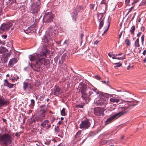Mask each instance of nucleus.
I'll use <instances>...</instances> for the list:
<instances>
[{
    "label": "nucleus",
    "instance_id": "nucleus-37",
    "mask_svg": "<svg viewBox=\"0 0 146 146\" xmlns=\"http://www.w3.org/2000/svg\"><path fill=\"white\" fill-rule=\"evenodd\" d=\"M115 64H117V66H114V68H115L117 67H119L121 65V64H117V63H115Z\"/></svg>",
    "mask_w": 146,
    "mask_h": 146
},
{
    "label": "nucleus",
    "instance_id": "nucleus-56",
    "mask_svg": "<svg viewBox=\"0 0 146 146\" xmlns=\"http://www.w3.org/2000/svg\"><path fill=\"white\" fill-rule=\"evenodd\" d=\"M130 66H128L127 68V69L128 70H129L130 68Z\"/></svg>",
    "mask_w": 146,
    "mask_h": 146
},
{
    "label": "nucleus",
    "instance_id": "nucleus-28",
    "mask_svg": "<svg viewBox=\"0 0 146 146\" xmlns=\"http://www.w3.org/2000/svg\"><path fill=\"white\" fill-rule=\"evenodd\" d=\"M125 43L127 46H129L131 44V42L130 40L128 39H126L125 41Z\"/></svg>",
    "mask_w": 146,
    "mask_h": 146
},
{
    "label": "nucleus",
    "instance_id": "nucleus-42",
    "mask_svg": "<svg viewBox=\"0 0 146 146\" xmlns=\"http://www.w3.org/2000/svg\"><path fill=\"white\" fill-rule=\"evenodd\" d=\"M115 56H116V55L113 54L112 56V58L113 59H116L117 58Z\"/></svg>",
    "mask_w": 146,
    "mask_h": 146
},
{
    "label": "nucleus",
    "instance_id": "nucleus-29",
    "mask_svg": "<svg viewBox=\"0 0 146 146\" xmlns=\"http://www.w3.org/2000/svg\"><path fill=\"white\" fill-rule=\"evenodd\" d=\"M81 131H82L81 130H80L78 131L75 135V137L76 138H77L80 137L81 134Z\"/></svg>",
    "mask_w": 146,
    "mask_h": 146
},
{
    "label": "nucleus",
    "instance_id": "nucleus-31",
    "mask_svg": "<svg viewBox=\"0 0 146 146\" xmlns=\"http://www.w3.org/2000/svg\"><path fill=\"white\" fill-rule=\"evenodd\" d=\"M55 120V118L54 117H51L50 119V124L52 123Z\"/></svg>",
    "mask_w": 146,
    "mask_h": 146
},
{
    "label": "nucleus",
    "instance_id": "nucleus-58",
    "mask_svg": "<svg viewBox=\"0 0 146 146\" xmlns=\"http://www.w3.org/2000/svg\"><path fill=\"white\" fill-rule=\"evenodd\" d=\"M119 4L120 5V6H121L122 5V4L120 2L119 3L118 5H119Z\"/></svg>",
    "mask_w": 146,
    "mask_h": 146
},
{
    "label": "nucleus",
    "instance_id": "nucleus-49",
    "mask_svg": "<svg viewBox=\"0 0 146 146\" xmlns=\"http://www.w3.org/2000/svg\"><path fill=\"white\" fill-rule=\"evenodd\" d=\"M113 54L111 53H108V55L110 57H112Z\"/></svg>",
    "mask_w": 146,
    "mask_h": 146
},
{
    "label": "nucleus",
    "instance_id": "nucleus-43",
    "mask_svg": "<svg viewBox=\"0 0 146 146\" xmlns=\"http://www.w3.org/2000/svg\"><path fill=\"white\" fill-rule=\"evenodd\" d=\"M141 34V32L139 33L137 35V36L139 38Z\"/></svg>",
    "mask_w": 146,
    "mask_h": 146
},
{
    "label": "nucleus",
    "instance_id": "nucleus-63",
    "mask_svg": "<svg viewBox=\"0 0 146 146\" xmlns=\"http://www.w3.org/2000/svg\"><path fill=\"white\" fill-rule=\"evenodd\" d=\"M36 121H35V118H34V119H33V122H35Z\"/></svg>",
    "mask_w": 146,
    "mask_h": 146
},
{
    "label": "nucleus",
    "instance_id": "nucleus-25",
    "mask_svg": "<svg viewBox=\"0 0 146 146\" xmlns=\"http://www.w3.org/2000/svg\"><path fill=\"white\" fill-rule=\"evenodd\" d=\"M34 25H32L31 26L28 27L26 30L28 32H30L31 31H33L34 29Z\"/></svg>",
    "mask_w": 146,
    "mask_h": 146
},
{
    "label": "nucleus",
    "instance_id": "nucleus-6",
    "mask_svg": "<svg viewBox=\"0 0 146 146\" xmlns=\"http://www.w3.org/2000/svg\"><path fill=\"white\" fill-rule=\"evenodd\" d=\"M1 53H3L1 55V65L7 62L8 58L10 56L11 54L9 53H7L6 52L7 50L4 47H1Z\"/></svg>",
    "mask_w": 146,
    "mask_h": 146
},
{
    "label": "nucleus",
    "instance_id": "nucleus-10",
    "mask_svg": "<svg viewBox=\"0 0 146 146\" xmlns=\"http://www.w3.org/2000/svg\"><path fill=\"white\" fill-rule=\"evenodd\" d=\"M104 111L103 108L100 107L95 108L94 110V114L97 116H104Z\"/></svg>",
    "mask_w": 146,
    "mask_h": 146
},
{
    "label": "nucleus",
    "instance_id": "nucleus-30",
    "mask_svg": "<svg viewBox=\"0 0 146 146\" xmlns=\"http://www.w3.org/2000/svg\"><path fill=\"white\" fill-rule=\"evenodd\" d=\"M61 114L62 116H65L66 115L65 109L63 108L61 111Z\"/></svg>",
    "mask_w": 146,
    "mask_h": 146
},
{
    "label": "nucleus",
    "instance_id": "nucleus-46",
    "mask_svg": "<svg viewBox=\"0 0 146 146\" xmlns=\"http://www.w3.org/2000/svg\"><path fill=\"white\" fill-rule=\"evenodd\" d=\"M122 34V32H121L119 35V38H120Z\"/></svg>",
    "mask_w": 146,
    "mask_h": 146
},
{
    "label": "nucleus",
    "instance_id": "nucleus-9",
    "mask_svg": "<svg viewBox=\"0 0 146 146\" xmlns=\"http://www.w3.org/2000/svg\"><path fill=\"white\" fill-rule=\"evenodd\" d=\"M45 112L44 110L41 111L35 117V120L37 122H41L45 118Z\"/></svg>",
    "mask_w": 146,
    "mask_h": 146
},
{
    "label": "nucleus",
    "instance_id": "nucleus-44",
    "mask_svg": "<svg viewBox=\"0 0 146 146\" xmlns=\"http://www.w3.org/2000/svg\"><path fill=\"white\" fill-rule=\"evenodd\" d=\"M139 0H134V2L132 3V4H133L134 3H136L139 1Z\"/></svg>",
    "mask_w": 146,
    "mask_h": 146
},
{
    "label": "nucleus",
    "instance_id": "nucleus-60",
    "mask_svg": "<svg viewBox=\"0 0 146 146\" xmlns=\"http://www.w3.org/2000/svg\"><path fill=\"white\" fill-rule=\"evenodd\" d=\"M124 138V136H123L121 137V139H123Z\"/></svg>",
    "mask_w": 146,
    "mask_h": 146
},
{
    "label": "nucleus",
    "instance_id": "nucleus-23",
    "mask_svg": "<svg viewBox=\"0 0 146 146\" xmlns=\"http://www.w3.org/2000/svg\"><path fill=\"white\" fill-rule=\"evenodd\" d=\"M99 21L100 22L99 26L98 29H101L102 27L104 25V18L101 20V19Z\"/></svg>",
    "mask_w": 146,
    "mask_h": 146
},
{
    "label": "nucleus",
    "instance_id": "nucleus-18",
    "mask_svg": "<svg viewBox=\"0 0 146 146\" xmlns=\"http://www.w3.org/2000/svg\"><path fill=\"white\" fill-rule=\"evenodd\" d=\"M61 88L59 86L57 85H56L54 87V92L53 94L56 96H58L60 94Z\"/></svg>",
    "mask_w": 146,
    "mask_h": 146
},
{
    "label": "nucleus",
    "instance_id": "nucleus-11",
    "mask_svg": "<svg viewBox=\"0 0 146 146\" xmlns=\"http://www.w3.org/2000/svg\"><path fill=\"white\" fill-rule=\"evenodd\" d=\"M106 94L107 95H108V96H107V97L106 96H104V97L106 98L112 97L110 99V100L111 102L117 103L119 102V97L118 96L117 97H115V96H113V94H110L106 93Z\"/></svg>",
    "mask_w": 146,
    "mask_h": 146
},
{
    "label": "nucleus",
    "instance_id": "nucleus-3",
    "mask_svg": "<svg viewBox=\"0 0 146 146\" xmlns=\"http://www.w3.org/2000/svg\"><path fill=\"white\" fill-rule=\"evenodd\" d=\"M119 112L108 119L105 121V124H107L111 122L117 116L119 117L127 113L128 110L126 108L123 107H119L118 108Z\"/></svg>",
    "mask_w": 146,
    "mask_h": 146
},
{
    "label": "nucleus",
    "instance_id": "nucleus-62",
    "mask_svg": "<svg viewBox=\"0 0 146 146\" xmlns=\"http://www.w3.org/2000/svg\"><path fill=\"white\" fill-rule=\"evenodd\" d=\"M34 146H40V145H38L37 144H36L35 145H34Z\"/></svg>",
    "mask_w": 146,
    "mask_h": 146
},
{
    "label": "nucleus",
    "instance_id": "nucleus-1",
    "mask_svg": "<svg viewBox=\"0 0 146 146\" xmlns=\"http://www.w3.org/2000/svg\"><path fill=\"white\" fill-rule=\"evenodd\" d=\"M80 92L82 94L81 97L86 103L90 102L91 98H96L104 97V96L107 97L108 96L105 93L99 91L96 88H90L87 87L86 85H83L81 87Z\"/></svg>",
    "mask_w": 146,
    "mask_h": 146
},
{
    "label": "nucleus",
    "instance_id": "nucleus-53",
    "mask_svg": "<svg viewBox=\"0 0 146 146\" xmlns=\"http://www.w3.org/2000/svg\"><path fill=\"white\" fill-rule=\"evenodd\" d=\"M5 85H6L7 84V82H8L7 81V79L5 80Z\"/></svg>",
    "mask_w": 146,
    "mask_h": 146
},
{
    "label": "nucleus",
    "instance_id": "nucleus-39",
    "mask_svg": "<svg viewBox=\"0 0 146 146\" xmlns=\"http://www.w3.org/2000/svg\"><path fill=\"white\" fill-rule=\"evenodd\" d=\"M68 40H66L64 42V44H66L67 45H68L69 44V43L68 42Z\"/></svg>",
    "mask_w": 146,
    "mask_h": 146
},
{
    "label": "nucleus",
    "instance_id": "nucleus-21",
    "mask_svg": "<svg viewBox=\"0 0 146 146\" xmlns=\"http://www.w3.org/2000/svg\"><path fill=\"white\" fill-rule=\"evenodd\" d=\"M110 25V23L108 20L106 22L105 24L104 25V31L103 33L102 34V35H104V34L106 32L108 29Z\"/></svg>",
    "mask_w": 146,
    "mask_h": 146
},
{
    "label": "nucleus",
    "instance_id": "nucleus-64",
    "mask_svg": "<svg viewBox=\"0 0 146 146\" xmlns=\"http://www.w3.org/2000/svg\"><path fill=\"white\" fill-rule=\"evenodd\" d=\"M64 119V118H63V117H61V120H63V119Z\"/></svg>",
    "mask_w": 146,
    "mask_h": 146
},
{
    "label": "nucleus",
    "instance_id": "nucleus-8",
    "mask_svg": "<svg viewBox=\"0 0 146 146\" xmlns=\"http://www.w3.org/2000/svg\"><path fill=\"white\" fill-rule=\"evenodd\" d=\"M54 15L51 12L46 13L44 16V20L46 23H50L52 21L54 18Z\"/></svg>",
    "mask_w": 146,
    "mask_h": 146
},
{
    "label": "nucleus",
    "instance_id": "nucleus-17",
    "mask_svg": "<svg viewBox=\"0 0 146 146\" xmlns=\"http://www.w3.org/2000/svg\"><path fill=\"white\" fill-rule=\"evenodd\" d=\"M109 0H102L100 5L102 8L106 9L108 7V3Z\"/></svg>",
    "mask_w": 146,
    "mask_h": 146
},
{
    "label": "nucleus",
    "instance_id": "nucleus-41",
    "mask_svg": "<svg viewBox=\"0 0 146 146\" xmlns=\"http://www.w3.org/2000/svg\"><path fill=\"white\" fill-rule=\"evenodd\" d=\"M134 6H133L132 7H131L130 9H129V11L128 12V14L131 11V10H132V9L134 7Z\"/></svg>",
    "mask_w": 146,
    "mask_h": 146
},
{
    "label": "nucleus",
    "instance_id": "nucleus-15",
    "mask_svg": "<svg viewBox=\"0 0 146 146\" xmlns=\"http://www.w3.org/2000/svg\"><path fill=\"white\" fill-rule=\"evenodd\" d=\"M33 87L32 84L29 82H25L23 83V89L25 91L27 89L30 90L32 89Z\"/></svg>",
    "mask_w": 146,
    "mask_h": 146
},
{
    "label": "nucleus",
    "instance_id": "nucleus-61",
    "mask_svg": "<svg viewBox=\"0 0 146 146\" xmlns=\"http://www.w3.org/2000/svg\"><path fill=\"white\" fill-rule=\"evenodd\" d=\"M134 16L132 17V19H131V21H132V20H133V19H134Z\"/></svg>",
    "mask_w": 146,
    "mask_h": 146
},
{
    "label": "nucleus",
    "instance_id": "nucleus-35",
    "mask_svg": "<svg viewBox=\"0 0 146 146\" xmlns=\"http://www.w3.org/2000/svg\"><path fill=\"white\" fill-rule=\"evenodd\" d=\"M125 2L126 6H130V5L129 4L130 2V0H125Z\"/></svg>",
    "mask_w": 146,
    "mask_h": 146
},
{
    "label": "nucleus",
    "instance_id": "nucleus-33",
    "mask_svg": "<svg viewBox=\"0 0 146 146\" xmlns=\"http://www.w3.org/2000/svg\"><path fill=\"white\" fill-rule=\"evenodd\" d=\"M31 103L30 106L31 107H33L35 105V101L33 99L31 100Z\"/></svg>",
    "mask_w": 146,
    "mask_h": 146
},
{
    "label": "nucleus",
    "instance_id": "nucleus-57",
    "mask_svg": "<svg viewBox=\"0 0 146 146\" xmlns=\"http://www.w3.org/2000/svg\"><path fill=\"white\" fill-rule=\"evenodd\" d=\"M143 61L144 62H146V58Z\"/></svg>",
    "mask_w": 146,
    "mask_h": 146
},
{
    "label": "nucleus",
    "instance_id": "nucleus-40",
    "mask_svg": "<svg viewBox=\"0 0 146 146\" xmlns=\"http://www.w3.org/2000/svg\"><path fill=\"white\" fill-rule=\"evenodd\" d=\"M94 4H92L90 5V8L92 9H94Z\"/></svg>",
    "mask_w": 146,
    "mask_h": 146
},
{
    "label": "nucleus",
    "instance_id": "nucleus-22",
    "mask_svg": "<svg viewBox=\"0 0 146 146\" xmlns=\"http://www.w3.org/2000/svg\"><path fill=\"white\" fill-rule=\"evenodd\" d=\"M17 58H14L11 59L9 61V66H11L15 64L17 62Z\"/></svg>",
    "mask_w": 146,
    "mask_h": 146
},
{
    "label": "nucleus",
    "instance_id": "nucleus-7",
    "mask_svg": "<svg viewBox=\"0 0 146 146\" xmlns=\"http://www.w3.org/2000/svg\"><path fill=\"white\" fill-rule=\"evenodd\" d=\"M90 119H87L82 121L80 125V128L82 129H88L90 127Z\"/></svg>",
    "mask_w": 146,
    "mask_h": 146
},
{
    "label": "nucleus",
    "instance_id": "nucleus-45",
    "mask_svg": "<svg viewBox=\"0 0 146 146\" xmlns=\"http://www.w3.org/2000/svg\"><path fill=\"white\" fill-rule=\"evenodd\" d=\"M2 37L3 38L5 39L7 37V36L6 35H3L2 36Z\"/></svg>",
    "mask_w": 146,
    "mask_h": 146
},
{
    "label": "nucleus",
    "instance_id": "nucleus-48",
    "mask_svg": "<svg viewBox=\"0 0 146 146\" xmlns=\"http://www.w3.org/2000/svg\"><path fill=\"white\" fill-rule=\"evenodd\" d=\"M142 3L143 4H145L146 3V0H143Z\"/></svg>",
    "mask_w": 146,
    "mask_h": 146
},
{
    "label": "nucleus",
    "instance_id": "nucleus-32",
    "mask_svg": "<svg viewBox=\"0 0 146 146\" xmlns=\"http://www.w3.org/2000/svg\"><path fill=\"white\" fill-rule=\"evenodd\" d=\"M84 104H78L76 105V107L77 108H83L84 106Z\"/></svg>",
    "mask_w": 146,
    "mask_h": 146
},
{
    "label": "nucleus",
    "instance_id": "nucleus-13",
    "mask_svg": "<svg viewBox=\"0 0 146 146\" xmlns=\"http://www.w3.org/2000/svg\"><path fill=\"white\" fill-rule=\"evenodd\" d=\"M40 126L43 128H46V129H49L51 127L50 121L48 120H45L41 123Z\"/></svg>",
    "mask_w": 146,
    "mask_h": 146
},
{
    "label": "nucleus",
    "instance_id": "nucleus-4",
    "mask_svg": "<svg viewBox=\"0 0 146 146\" xmlns=\"http://www.w3.org/2000/svg\"><path fill=\"white\" fill-rule=\"evenodd\" d=\"M40 0H38L37 1L33 2L30 6V11L31 13L36 16L38 14V12L40 11V8L41 6Z\"/></svg>",
    "mask_w": 146,
    "mask_h": 146
},
{
    "label": "nucleus",
    "instance_id": "nucleus-55",
    "mask_svg": "<svg viewBox=\"0 0 146 146\" xmlns=\"http://www.w3.org/2000/svg\"><path fill=\"white\" fill-rule=\"evenodd\" d=\"M62 123V122L61 121H59L58 122V123L59 125H60V124Z\"/></svg>",
    "mask_w": 146,
    "mask_h": 146
},
{
    "label": "nucleus",
    "instance_id": "nucleus-14",
    "mask_svg": "<svg viewBox=\"0 0 146 146\" xmlns=\"http://www.w3.org/2000/svg\"><path fill=\"white\" fill-rule=\"evenodd\" d=\"M96 104L98 106H105L107 104V102L106 100L100 98L96 101Z\"/></svg>",
    "mask_w": 146,
    "mask_h": 146
},
{
    "label": "nucleus",
    "instance_id": "nucleus-38",
    "mask_svg": "<svg viewBox=\"0 0 146 146\" xmlns=\"http://www.w3.org/2000/svg\"><path fill=\"white\" fill-rule=\"evenodd\" d=\"M44 95H42L41 96H40V100H43L44 98Z\"/></svg>",
    "mask_w": 146,
    "mask_h": 146
},
{
    "label": "nucleus",
    "instance_id": "nucleus-59",
    "mask_svg": "<svg viewBox=\"0 0 146 146\" xmlns=\"http://www.w3.org/2000/svg\"><path fill=\"white\" fill-rule=\"evenodd\" d=\"M18 133H16L15 134V135L16 136H18Z\"/></svg>",
    "mask_w": 146,
    "mask_h": 146
},
{
    "label": "nucleus",
    "instance_id": "nucleus-12",
    "mask_svg": "<svg viewBox=\"0 0 146 146\" xmlns=\"http://www.w3.org/2000/svg\"><path fill=\"white\" fill-rule=\"evenodd\" d=\"M13 25L11 23H3L1 26V30L3 31H7L8 30L10 27L12 26Z\"/></svg>",
    "mask_w": 146,
    "mask_h": 146
},
{
    "label": "nucleus",
    "instance_id": "nucleus-20",
    "mask_svg": "<svg viewBox=\"0 0 146 146\" xmlns=\"http://www.w3.org/2000/svg\"><path fill=\"white\" fill-rule=\"evenodd\" d=\"M0 101L1 107L4 105H6L9 103L8 101L2 98H1Z\"/></svg>",
    "mask_w": 146,
    "mask_h": 146
},
{
    "label": "nucleus",
    "instance_id": "nucleus-5",
    "mask_svg": "<svg viewBox=\"0 0 146 146\" xmlns=\"http://www.w3.org/2000/svg\"><path fill=\"white\" fill-rule=\"evenodd\" d=\"M12 137L7 133H5L1 135V141L5 146H7L12 143Z\"/></svg>",
    "mask_w": 146,
    "mask_h": 146
},
{
    "label": "nucleus",
    "instance_id": "nucleus-52",
    "mask_svg": "<svg viewBox=\"0 0 146 146\" xmlns=\"http://www.w3.org/2000/svg\"><path fill=\"white\" fill-rule=\"evenodd\" d=\"M98 42H99L98 41L96 40L94 42V43L95 44H97L98 43Z\"/></svg>",
    "mask_w": 146,
    "mask_h": 146
},
{
    "label": "nucleus",
    "instance_id": "nucleus-27",
    "mask_svg": "<svg viewBox=\"0 0 146 146\" xmlns=\"http://www.w3.org/2000/svg\"><path fill=\"white\" fill-rule=\"evenodd\" d=\"M5 86L8 87L9 88H11L13 87V85L12 84L9 83V82H7V84L6 85H5Z\"/></svg>",
    "mask_w": 146,
    "mask_h": 146
},
{
    "label": "nucleus",
    "instance_id": "nucleus-47",
    "mask_svg": "<svg viewBox=\"0 0 146 146\" xmlns=\"http://www.w3.org/2000/svg\"><path fill=\"white\" fill-rule=\"evenodd\" d=\"M146 54V50H144L143 52V54L145 56V55Z\"/></svg>",
    "mask_w": 146,
    "mask_h": 146
},
{
    "label": "nucleus",
    "instance_id": "nucleus-50",
    "mask_svg": "<svg viewBox=\"0 0 146 146\" xmlns=\"http://www.w3.org/2000/svg\"><path fill=\"white\" fill-rule=\"evenodd\" d=\"M2 119L3 120V121L4 122H5L6 124H7L6 120L5 119L2 118Z\"/></svg>",
    "mask_w": 146,
    "mask_h": 146
},
{
    "label": "nucleus",
    "instance_id": "nucleus-16",
    "mask_svg": "<svg viewBox=\"0 0 146 146\" xmlns=\"http://www.w3.org/2000/svg\"><path fill=\"white\" fill-rule=\"evenodd\" d=\"M31 61H35L36 64H35L33 67V69L35 71L38 72L40 70V63L38 62V61L37 60V58L36 60Z\"/></svg>",
    "mask_w": 146,
    "mask_h": 146
},
{
    "label": "nucleus",
    "instance_id": "nucleus-54",
    "mask_svg": "<svg viewBox=\"0 0 146 146\" xmlns=\"http://www.w3.org/2000/svg\"><path fill=\"white\" fill-rule=\"evenodd\" d=\"M122 54V53H120L119 54H116V56H117V55H121Z\"/></svg>",
    "mask_w": 146,
    "mask_h": 146
},
{
    "label": "nucleus",
    "instance_id": "nucleus-26",
    "mask_svg": "<svg viewBox=\"0 0 146 146\" xmlns=\"http://www.w3.org/2000/svg\"><path fill=\"white\" fill-rule=\"evenodd\" d=\"M135 29V26H132L131 28L130 31L132 34L134 35V31Z\"/></svg>",
    "mask_w": 146,
    "mask_h": 146
},
{
    "label": "nucleus",
    "instance_id": "nucleus-36",
    "mask_svg": "<svg viewBox=\"0 0 146 146\" xmlns=\"http://www.w3.org/2000/svg\"><path fill=\"white\" fill-rule=\"evenodd\" d=\"M125 55H124L123 57H118V58H116V59H117L119 60H122L123 59L125 58L124 57Z\"/></svg>",
    "mask_w": 146,
    "mask_h": 146
},
{
    "label": "nucleus",
    "instance_id": "nucleus-2",
    "mask_svg": "<svg viewBox=\"0 0 146 146\" xmlns=\"http://www.w3.org/2000/svg\"><path fill=\"white\" fill-rule=\"evenodd\" d=\"M40 54H36V55H29V58L31 61L36 60L37 58L40 64H43L44 65H47L50 63V61L48 59L45 58L46 54L44 52H42Z\"/></svg>",
    "mask_w": 146,
    "mask_h": 146
},
{
    "label": "nucleus",
    "instance_id": "nucleus-34",
    "mask_svg": "<svg viewBox=\"0 0 146 146\" xmlns=\"http://www.w3.org/2000/svg\"><path fill=\"white\" fill-rule=\"evenodd\" d=\"M144 35H143L141 37V41L142 43V44L143 45V41L144 39Z\"/></svg>",
    "mask_w": 146,
    "mask_h": 146
},
{
    "label": "nucleus",
    "instance_id": "nucleus-51",
    "mask_svg": "<svg viewBox=\"0 0 146 146\" xmlns=\"http://www.w3.org/2000/svg\"><path fill=\"white\" fill-rule=\"evenodd\" d=\"M61 41H59L56 42V43L58 44H60L61 43Z\"/></svg>",
    "mask_w": 146,
    "mask_h": 146
},
{
    "label": "nucleus",
    "instance_id": "nucleus-24",
    "mask_svg": "<svg viewBox=\"0 0 146 146\" xmlns=\"http://www.w3.org/2000/svg\"><path fill=\"white\" fill-rule=\"evenodd\" d=\"M135 45L136 47H139L140 46V44L139 43V38H137L135 42Z\"/></svg>",
    "mask_w": 146,
    "mask_h": 146
},
{
    "label": "nucleus",
    "instance_id": "nucleus-19",
    "mask_svg": "<svg viewBox=\"0 0 146 146\" xmlns=\"http://www.w3.org/2000/svg\"><path fill=\"white\" fill-rule=\"evenodd\" d=\"M79 10L77 8H75L74 11L73 12L72 18L73 19L74 21H76L77 18V16L78 15V13L79 12Z\"/></svg>",
    "mask_w": 146,
    "mask_h": 146
}]
</instances>
